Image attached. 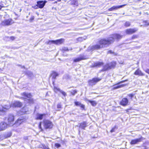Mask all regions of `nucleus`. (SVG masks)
<instances>
[{"mask_svg": "<svg viewBox=\"0 0 149 149\" xmlns=\"http://www.w3.org/2000/svg\"><path fill=\"white\" fill-rule=\"evenodd\" d=\"M122 36L118 34H115L110 36L107 39H100L98 41V44L90 46L88 48L89 51H93L108 46L113 43L115 40H119L122 38Z\"/></svg>", "mask_w": 149, "mask_h": 149, "instance_id": "f257e3e1", "label": "nucleus"}, {"mask_svg": "<svg viewBox=\"0 0 149 149\" xmlns=\"http://www.w3.org/2000/svg\"><path fill=\"white\" fill-rule=\"evenodd\" d=\"M14 23V22L12 19L9 18L2 21L1 24L3 26H8L12 25Z\"/></svg>", "mask_w": 149, "mask_h": 149, "instance_id": "f03ea898", "label": "nucleus"}, {"mask_svg": "<svg viewBox=\"0 0 149 149\" xmlns=\"http://www.w3.org/2000/svg\"><path fill=\"white\" fill-rule=\"evenodd\" d=\"M44 127L45 129H51L52 128L53 124L52 122L49 120L44 121Z\"/></svg>", "mask_w": 149, "mask_h": 149, "instance_id": "7ed1b4c3", "label": "nucleus"}, {"mask_svg": "<svg viewBox=\"0 0 149 149\" xmlns=\"http://www.w3.org/2000/svg\"><path fill=\"white\" fill-rule=\"evenodd\" d=\"M101 80V79L98 78H93L92 80H90L88 81V84L89 85L93 86L97 82L100 81Z\"/></svg>", "mask_w": 149, "mask_h": 149, "instance_id": "20e7f679", "label": "nucleus"}, {"mask_svg": "<svg viewBox=\"0 0 149 149\" xmlns=\"http://www.w3.org/2000/svg\"><path fill=\"white\" fill-rule=\"evenodd\" d=\"M14 118L13 115H9L7 118V120L9 125H13L14 123Z\"/></svg>", "mask_w": 149, "mask_h": 149, "instance_id": "39448f33", "label": "nucleus"}, {"mask_svg": "<svg viewBox=\"0 0 149 149\" xmlns=\"http://www.w3.org/2000/svg\"><path fill=\"white\" fill-rule=\"evenodd\" d=\"M127 81V80L122 81L119 82L118 83L114 85L113 86V88H112V89L115 90V89L119 88H121V87H123L124 86H125V84H121L120 85H119V84H120L124 83L126 81Z\"/></svg>", "mask_w": 149, "mask_h": 149, "instance_id": "423d86ee", "label": "nucleus"}, {"mask_svg": "<svg viewBox=\"0 0 149 149\" xmlns=\"http://www.w3.org/2000/svg\"><path fill=\"white\" fill-rule=\"evenodd\" d=\"M143 139V138L141 136L140 138L132 140L130 142L131 145H134L141 142Z\"/></svg>", "mask_w": 149, "mask_h": 149, "instance_id": "0eeeda50", "label": "nucleus"}, {"mask_svg": "<svg viewBox=\"0 0 149 149\" xmlns=\"http://www.w3.org/2000/svg\"><path fill=\"white\" fill-rule=\"evenodd\" d=\"M138 30V29L136 28L129 29H126L125 32L127 34H131L135 33Z\"/></svg>", "mask_w": 149, "mask_h": 149, "instance_id": "6e6552de", "label": "nucleus"}, {"mask_svg": "<svg viewBox=\"0 0 149 149\" xmlns=\"http://www.w3.org/2000/svg\"><path fill=\"white\" fill-rule=\"evenodd\" d=\"M64 39H61L56 40H51L49 41V42H51L56 45H59L62 44L64 42Z\"/></svg>", "mask_w": 149, "mask_h": 149, "instance_id": "1a4fd4ad", "label": "nucleus"}, {"mask_svg": "<svg viewBox=\"0 0 149 149\" xmlns=\"http://www.w3.org/2000/svg\"><path fill=\"white\" fill-rule=\"evenodd\" d=\"M47 2L45 1H38L37 2V3L38 4V6L39 7V8H43L45 6L46 3Z\"/></svg>", "mask_w": 149, "mask_h": 149, "instance_id": "9d476101", "label": "nucleus"}, {"mask_svg": "<svg viewBox=\"0 0 149 149\" xmlns=\"http://www.w3.org/2000/svg\"><path fill=\"white\" fill-rule=\"evenodd\" d=\"M7 125L5 122H2L0 123V131L5 130L7 127Z\"/></svg>", "mask_w": 149, "mask_h": 149, "instance_id": "9b49d317", "label": "nucleus"}, {"mask_svg": "<svg viewBox=\"0 0 149 149\" xmlns=\"http://www.w3.org/2000/svg\"><path fill=\"white\" fill-rule=\"evenodd\" d=\"M126 5H120L119 6H113L111 8H109L108 9L109 11H113V10H117L118 9L120 8H121L123 7L124 6H125Z\"/></svg>", "mask_w": 149, "mask_h": 149, "instance_id": "f8f14e48", "label": "nucleus"}, {"mask_svg": "<svg viewBox=\"0 0 149 149\" xmlns=\"http://www.w3.org/2000/svg\"><path fill=\"white\" fill-rule=\"evenodd\" d=\"M128 102V100L127 98H123L120 102V103L121 105L123 106L127 105Z\"/></svg>", "mask_w": 149, "mask_h": 149, "instance_id": "ddd939ff", "label": "nucleus"}, {"mask_svg": "<svg viewBox=\"0 0 149 149\" xmlns=\"http://www.w3.org/2000/svg\"><path fill=\"white\" fill-rule=\"evenodd\" d=\"M104 63L103 62H97L94 63L92 67H100Z\"/></svg>", "mask_w": 149, "mask_h": 149, "instance_id": "4468645a", "label": "nucleus"}, {"mask_svg": "<svg viewBox=\"0 0 149 149\" xmlns=\"http://www.w3.org/2000/svg\"><path fill=\"white\" fill-rule=\"evenodd\" d=\"M22 106L21 102L19 101H15L13 104V106L15 107H21Z\"/></svg>", "mask_w": 149, "mask_h": 149, "instance_id": "2eb2a0df", "label": "nucleus"}, {"mask_svg": "<svg viewBox=\"0 0 149 149\" xmlns=\"http://www.w3.org/2000/svg\"><path fill=\"white\" fill-rule=\"evenodd\" d=\"M10 107L11 106L10 105H5L1 109H0V111L5 112L6 110L9 109Z\"/></svg>", "mask_w": 149, "mask_h": 149, "instance_id": "dca6fc26", "label": "nucleus"}, {"mask_svg": "<svg viewBox=\"0 0 149 149\" xmlns=\"http://www.w3.org/2000/svg\"><path fill=\"white\" fill-rule=\"evenodd\" d=\"M21 95L24 97L28 98H31L32 97V95L30 93L24 92L22 93Z\"/></svg>", "mask_w": 149, "mask_h": 149, "instance_id": "f3484780", "label": "nucleus"}, {"mask_svg": "<svg viewBox=\"0 0 149 149\" xmlns=\"http://www.w3.org/2000/svg\"><path fill=\"white\" fill-rule=\"evenodd\" d=\"M134 74L135 75H138L140 76H143L144 74L139 69H137L134 73Z\"/></svg>", "mask_w": 149, "mask_h": 149, "instance_id": "a211bd4d", "label": "nucleus"}, {"mask_svg": "<svg viewBox=\"0 0 149 149\" xmlns=\"http://www.w3.org/2000/svg\"><path fill=\"white\" fill-rule=\"evenodd\" d=\"M87 126V123L86 122H83L80 124L79 127L82 129H85V128Z\"/></svg>", "mask_w": 149, "mask_h": 149, "instance_id": "6ab92c4d", "label": "nucleus"}, {"mask_svg": "<svg viewBox=\"0 0 149 149\" xmlns=\"http://www.w3.org/2000/svg\"><path fill=\"white\" fill-rule=\"evenodd\" d=\"M85 58L83 56H81L80 57L78 58L74 59V61L75 62H78L81 60L85 59Z\"/></svg>", "mask_w": 149, "mask_h": 149, "instance_id": "aec40b11", "label": "nucleus"}, {"mask_svg": "<svg viewBox=\"0 0 149 149\" xmlns=\"http://www.w3.org/2000/svg\"><path fill=\"white\" fill-rule=\"evenodd\" d=\"M110 69L109 65L107 64L103 66V68L102 70V71H105Z\"/></svg>", "mask_w": 149, "mask_h": 149, "instance_id": "412c9836", "label": "nucleus"}, {"mask_svg": "<svg viewBox=\"0 0 149 149\" xmlns=\"http://www.w3.org/2000/svg\"><path fill=\"white\" fill-rule=\"evenodd\" d=\"M74 103L76 106H80L83 109H84V105L81 104V103L79 102H74Z\"/></svg>", "mask_w": 149, "mask_h": 149, "instance_id": "4be33fe9", "label": "nucleus"}, {"mask_svg": "<svg viewBox=\"0 0 149 149\" xmlns=\"http://www.w3.org/2000/svg\"><path fill=\"white\" fill-rule=\"evenodd\" d=\"M23 120L21 119H18L16 121L15 123V124L17 125H20L22 122Z\"/></svg>", "mask_w": 149, "mask_h": 149, "instance_id": "5701e85b", "label": "nucleus"}, {"mask_svg": "<svg viewBox=\"0 0 149 149\" xmlns=\"http://www.w3.org/2000/svg\"><path fill=\"white\" fill-rule=\"evenodd\" d=\"M58 74L57 72H52L51 74V76L52 77V78L54 79L56 77L58 76Z\"/></svg>", "mask_w": 149, "mask_h": 149, "instance_id": "b1692460", "label": "nucleus"}, {"mask_svg": "<svg viewBox=\"0 0 149 149\" xmlns=\"http://www.w3.org/2000/svg\"><path fill=\"white\" fill-rule=\"evenodd\" d=\"M88 101L90 102L92 105L93 106H95L97 104V103L96 102V101H91L89 100H88Z\"/></svg>", "mask_w": 149, "mask_h": 149, "instance_id": "393cba45", "label": "nucleus"}, {"mask_svg": "<svg viewBox=\"0 0 149 149\" xmlns=\"http://www.w3.org/2000/svg\"><path fill=\"white\" fill-rule=\"evenodd\" d=\"M109 65L110 69L111 68H114L116 65V63L115 62H111L110 64H109Z\"/></svg>", "mask_w": 149, "mask_h": 149, "instance_id": "a878e982", "label": "nucleus"}, {"mask_svg": "<svg viewBox=\"0 0 149 149\" xmlns=\"http://www.w3.org/2000/svg\"><path fill=\"white\" fill-rule=\"evenodd\" d=\"M26 74L30 77H32L33 76V74L32 72L30 71H27L26 72Z\"/></svg>", "mask_w": 149, "mask_h": 149, "instance_id": "bb28decb", "label": "nucleus"}, {"mask_svg": "<svg viewBox=\"0 0 149 149\" xmlns=\"http://www.w3.org/2000/svg\"><path fill=\"white\" fill-rule=\"evenodd\" d=\"M25 99L27 100L26 101L28 102L30 104H32L34 102V101L33 99L30 98V99H26L25 98Z\"/></svg>", "mask_w": 149, "mask_h": 149, "instance_id": "cd10ccee", "label": "nucleus"}, {"mask_svg": "<svg viewBox=\"0 0 149 149\" xmlns=\"http://www.w3.org/2000/svg\"><path fill=\"white\" fill-rule=\"evenodd\" d=\"M43 115H44L43 114H38L37 117V119L40 120L42 119Z\"/></svg>", "mask_w": 149, "mask_h": 149, "instance_id": "c85d7f7f", "label": "nucleus"}, {"mask_svg": "<svg viewBox=\"0 0 149 149\" xmlns=\"http://www.w3.org/2000/svg\"><path fill=\"white\" fill-rule=\"evenodd\" d=\"M54 90L56 93H57L58 92L60 91V89L59 88H57L55 86H54Z\"/></svg>", "mask_w": 149, "mask_h": 149, "instance_id": "c756f323", "label": "nucleus"}, {"mask_svg": "<svg viewBox=\"0 0 149 149\" xmlns=\"http://www.w3.org/2000/svg\"><path fill=\"white\" fill-rule=\"evenodd\" d=\"M130 25V23L129 22H126L125 24V26L126 27L129 26Z\"/></svg>", "mask_w": 149, "mask_h": 149, "instance_id": "7c9ffc66", "label": "nucleus"}, {"mask_svg": "<svg viewBox=\"0 0 149 149\" xmlns=\"http://www.w3.org/2000/svg\"><path fill=\"white\" fill-rule=\"evenodd\" d=\"M62 51L64 53V52L66 51H68L69 50L67 47H63L62 48Z\"/></svg>", "mask_w": 149, "mask_h": 149, "instance_id": "2f4dec72", "label": "nucleus"}, {"mask_svg": "<svg viewBox=\"0 0 149 149\" xmlns=\"http://www.w3.org/2000/svg\"><path fill=\"white\" fill-rule=\"evenodd\" d=\"M41 122H40L39 123L38 127H39V129L40 130V131H42L43 130L41 127Z\"/></svg>", "mask_w": 149, "mask_h": 149, "instance_id": "473e14b6", "label": "nucleus"}, {"mask_svg": "<svg viewBox=\"0 0 149 149\" xmlns=\"http://www.w3.org/2000/svg\"><path fill=\"white\" fill-rule=\"evenodd\" d=\"M77 40L79 42H81L83 41L84 40H85V39H84L82 37H79L77 38Z\"/></svg>", "mask_w": 149, "mask_h": 149, "instance_id": "72a5a7b5", "label": "nucleus"}, {"mask_svg": "<svg viewBox=\"0 0 149 149\" xmlns=\"http://www.w3.org/2000/svg\"><path fill=\"white\" fill-rule=\"evenodd\" d=\"M77 93V91L75 90L72 91L71 92V94L73 95H74L76 93Z\"/></svg>", "mask_w": 149, "mask_h": 149, "instance_id": "f704fd0d", "label": "nucleus"}, {"mask_svg": "<svg viewBox=\"0 0 149 149\" xmlns=\"http://www.w3.org/2000/svg\"><path fill=\"white\" fill-rule=\"evenodd\" d=\"M11 135V133H9L5 136V138H7L10 137Z\"/></svg>", "mask_w": 149, "mask_h": 149, "instance_id": "c9c22d12", "label": "nucleus"}, {"mask_svg": "<svg viewBox=\"0 0 149 149\" xmlns=\"http://www.w3.org/2000/svg\"><path fill=\"white\" fill-rule=\"evenodd\" d=\"M55 146L56 148H58L61 146V145L59 144L56 143L55 144Z\"/></svg>", "mask_w": 149, "mask_h": 149, "instance_id": "e433bc0d", "label": "nucleus"}, {"mask_svg": "<svg viewBox=\"0 0 149 149\" xmlns=\"http://www.w3.org/2000/svg\"><path fill=\"white\" fill-rule=\"evenodd\" d=\"M143 23H145V25L146 26L149 25V23L147 21H144Z\"/></svg>", "mask_w": 149, "mask_h": 149, "instance_id": "4c0bfd02", "label": "nucleus"}, {"mask_svg": "<svg viewBox=\"0 0 149 149\" xmlns=\"http://www.w3.org/2000/svg\"><path fill=\"white\" fill-rule=\"evenodd\" d=\"M116 128V127L115 126L113 127L110 131V132L111 133L114 132L115 131V129Z\"/></svg>", "mask_w": 149, "mask_h": 149, "instance_id": "58836bf2", "label": "nucleus"}, {"mask_svg": "<svg viewBox=\"0 0 149 149\" xmlns=\"http://www.w3.org/2000/svg\"><path fill=\"white\" fill-rule=\"evenodd\" d=\"M138 37V36L136 35H133L132 37V39H133L134 38H137Z\"/></svg>", "mask_w": 149, "mask_h": 149, "instance_id": "ea45409f", "label": "nucleus"}, {"mask_svg": "<svg viewBox=\"0 0 149 149\" xmlns=\"http://www.w3.org/2000/svg\"><path fill=\"white\" fill-rule=\"evenodd\" d=\"M43 149H50L48 146H43Z\"/></svg>", "mask_w": 149, "mask_h": 149, "instance_id": "a19ab883", "label": "nucleus"}, {"mask_svg": "<svg viewBox=\"0 0 149 149\" xmlns=\"http://www.w3.org/2000/svg\"><path fill=\"white\" fill-rule=\"evenodd\" d=\"M32 7L33 8L35 9H38V8H39V7L38 6L37 4L36 6H33Z\"/></svg>", "mask_w": 149, "mask_h": 149, "instance_id": "79ce46f5", "label": "nucleus"}, {"mask_svg": "<svg viewBox=\"0 0 149 149\" xmlns=\"http://www.w3.org/2000/svg\"><path fill=\"white\" fill-rule=\"evenodd\" d=\"M10 39L12 40H13L15 39V38L14 36H11L10 37Z\"/></svg>", "mask_w": 149, "mask_h": 149, "instance_id": "37998d69", "label": "nucleus"}, {"mask_svg": "<svg viewBox=\"0 0 149 149\" xmlns=\"http://www.w3.org/2000/svg\"><path fill=\"white\" fill-rule=\"evenodd\" d=\"M128 95L129 97H130L131 98H132L134 96V95L132 94H129Z\"/></svg>", "mask_w": 149, "mask_h": 149, "instance_id": "c03bdc74", "label": "nucleus"}, {"mask_svg": "<svg viewBox=\"0 0 149 149\" xmlns=\"http://www.w3.org/2000/svg\"><path fill=\"white\" fill-rule=\"evenodd\" d=\"M60 92L64 96L66 95V93L65 92L62 91H61Z\"/></svg>", "mask_w": 149, "mask_h": 149, "instance_id": "a18cd8bd", "label": "nucleus"}, {"mask_svg": "<svg viewBox=\"0 0 149 149\" xmlns=\"http://www.w3.org/2000/svg\"><path fill=\"white\" fill-rule=\"evenodd\" d=\"M34 19V16H33L31 17L30 19V20L31 21H32V20H33Z\"/></svg>", "mask_w": 149, "mask_h": 149, "instance_id": "49530a36", "label": "nucleus"}, {"mask_svg": "<svg viewBox=\"0 0 149 149\" xmlns=\"http://www.w3.org/2000/svg\"><path fill=\"white\" fill-rule=\"evenodd\" d=\"M61 107L60 104H58L57 105V108H61Z\"/></svg>", "mask_w": 149, "mask_h": 149, "instance_id": "de8ad7c7", "label": "nucleus"}, {"mask_svg": "<svg viewBox=\"0 0 149 149\" xmlns=\"http://www.w3.org/2000/svg\"><path fill=\"white\" fill-rule=\"evenodd\" d=\"M146 72L149 74V69H148L146 70Z\"/></svg>", "mask_w": 149, "mask_h": 149, "instance_id": "09e8293b", "label": "nucleus"}, {"mask_svg": "<svg viewBox=\"0 0 149 149\" xmlns=\"http://www.w3.org/2000/svg\"><path fill=\"white\" fill-rule=\"evenodd\" d=\"M24 139L25 140H26V139H27L28 138H27V136H25V137H24Z\"/></svg>", "mask_w": 149, "mask_h": 149, "instance_id": "8fccbe9b", "label": "nucleus"}, {"mask_svg": "<svg viewBox=\"0 0 149 149\" xmlns=\"http://www.w3.org/2000/svg\"><path fill=\"white\" fill-rule=\"evenodd\" d=\"M108 52H109V53H112V51H109Z\"/></svg>", "mask_w": 149, "mask_h": 149, "instance_id": "3c124183", "label": "nucleus"}, {"mask_svg": "<svg viewBox=\"0 0 149 149\" xmlns=\"http://www.w3.org/2000/svg\"><path fill=\"white\" fill-rule=\"evenodd\" d=\"M2 7H3L2 6L0 5V10L2 8Z\"/></svg>", "mask_w": 149, "mask_h": 149, "instance_id": "603ef678", "label": "nucleus"}, {"mask_svg": "<svg viewBox=\"0 0 149 149\" xmlns=\"http://www.w3.org/2000/svg\"><path fill=\"white\" fill-rule=\"evenodd\" d=\"M58 1H61V0H56Z\"/></svg>", "mask_w": 149, "mask_h": 149, "instance_id": "864d4df0", "label": "nucleus"}, {"mask_svg": "<svg viewBox=\"0 0 149 149\" xmlns=\"http://www.w3.org/2000/svg\"><path fill=\"white\" fill-rule=\"evenodd\" d=\"M22 68H25V67L24 66H22Z\"/></svg>", "mask_w": 149, "mask_h": 149, "instance_id": "5fc2aeb1", "label": "nucleus"}, {"mask_svg": "<svg viewBox=\"0 0 149 149\" xmlns=\"http://www.w3.org/2000/svg\"><path fill=\"white\" fill-rule=\"evenodd\" d=\"M57 3V1H55V2H54V3Z\"/></svg>", "mask_w": 149, "mask_h": 149, "instance_id": "6e6d98bb", "label": "nucleus"}]
</instances>
